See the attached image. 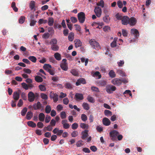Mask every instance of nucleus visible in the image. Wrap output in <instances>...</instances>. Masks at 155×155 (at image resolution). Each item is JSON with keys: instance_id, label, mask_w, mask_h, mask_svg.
Instances as JSON below:
<instances>
[{"instance_id": "nucleus-1", "label": "nucleus", "mask_w": 155, "mask_h": 155, "mask_svg": "<svg viewBox=\"0 0 155 155\" xmlns=\"http://www.w3.org/2000/svg\"><path fill=\"white\" fill-rule=\"evenodd\" d=\"M122 24L124 25H127L129 24L131 26L134 25L136 22L135 18L131 17L130 18L128 17L125 16L123 17L121 20Z\"/></svg>"}, {"instance_id": "nucleus-2", "label": "nucleus", "mask_w": 155, "mask_h": 155, "mask_svg": "<svg viewBox=\"0 0 155 155\" xmlns=\"http://www.w3.org/2000/svg\"><path fill=\"white\" fill-rule=\"evenodd\" d=\"M78 18L79 22L80 23H83L85 20V15L84 12H80L78 14Z\"/></svg>"}, {"instance_id": "nucleus-3", "label": "nucleus", "mask_w": 155, "mask_h": 155, "mask_svg": "<svg viewBox=\"0 0 155 155\" xmlns=\"http://www.w3.org/2000/svg\"><path fill=\"white\" fill-rule=\"evenodd\" d=\"M107 92L109 94L112 93L116 89V87L112 85H107L106 86L105 88Z\"/></svg>"}, {"instance_id": "nucleus-4", "label": "nucleus", "mask_w": 155, "mask_h": 155, "mask_svg": "<svg viewBox=\"0 0 155 155\" xmlns=\"http://www.w3.org/2000/svg\"><path fill=\"white\" fill-rule=\"evenodd\" d=\"M67 60L66 59H63L60 64V67L63 70L66 71L68 70V64L66 62Z\"/></svg>"}, {"instance_id": "nucleus-5", "label": "nucleus", "mask_w": 155, "mask_h": 155, "mask_svg": "<svg viewBox=\"0 0 155 155\" xmlns=\"http://www.w3.org/2000/svg\"><path fill=\"white\" fill-rule=\"evenodd\" d=\"M109 134L111 139L115 140L116 139V137L119 134V133L116 130H113L110 132Z\"/></svg>"}, {"instance_id": "nucleus-6", "label": "nucleus", "mask_w": 155, "mask_h": 155, "mask_svg": "<svg viewBox=\"0 0 155 155\" xmlns=\"http://www.w3.org/2000/svg\"><path fill=\"white\" fill-rule=\"evenodd\" d=\"M94 12L97 17H101L102 14V10L101 8L98 6L96 7L94 9Z\"/></svg>"}, {"instance_id": "nucleus-7", "label": "nucleus", "mask_w": 155, "mask_h": 155, "mask_svg": "<svg viewBox=\"0 0 155 155\" xmlns=\"http://www.w3.org/2000/svg\"><path fill=\"white\" fill-rule=\"evenodd\" d=\"M89 43L90 45L94 48L95 49L96 47H100L99 45V43L96 41L94 39H91L89 41Z\"/></svg>"}, {"instance_id": "nucleus-8", "label": "nucleus", "mask_w": 155, "mask_h": 155, "mask_svg": "<svg viewBox=\"0 0 155 155\" xmlns=\"http://www.w3.org/2000/svg\"><path fill=\"white\" fill-rule=\"evenodd\" d=\"M112 83L114 85L120 86L121 84V82L120 79L115 78L111 81Z\"/></svg>"}, {"instance_id": "nucleus-9", "label": "nucleus", "mask_w": 155, "mask_h": 155, "mask_svg": "<svg viewBox=\"0 0 155 155\" xmlns=\"http://www.w3.org/2000/svg\"><path fill=\"white\" fill-rule=\"evenodd\" d=\"M35 97L34 94L32 91L30 92L28 94V100L30 102H33L34 101Z\"/></svg>"}, {"instance_id": "nucleus-10", "label": "nucleus", "mask_w": 155, "mask_h": 155, "mask_svg": "<svg viewBox=\"0 0 155 155\" xmlns=\"http://www.w3.org/2000/svg\"><path fill=\"white\" fill-rule=\"evenodd\" d=\"M50 97L51 98L53 99L54 101L56 102L58 101V95L56 93L51 92L50 94Z\"/></svg>"}, {"instance_id": "nucleus-11", "label": "nucleus", "mask_w": 155, "mask_h": 155, "mask_svg": "<svg viewBox=\"0 0 155 155\" xmlns=\"http://www.w3.org/2000/svg\"><path fill=\"white\" fill-rule=\"evenodd\" d=\"M86 83L85 79L83 78H80L77 80L75 84L76 86H78L80 85L81 84H85Z\"/></svg>"}, {"instance_id": "nucleus-12", "label": "nucleus", "mask_w": 155, "mask_h": 155, "mask_svg": "<svg viewBox=\"0 0 155 155\" xmlns=\"http://www.w3.org/2000/svg\"><path fill=\"white\" fill-rule=\"evenodd\" d=\"M33 107L35 110L40 109L41 108H43V106L39 101H38L37 103L34 104Z\"/></svg>"}, {"instance_id": "nucleus-13", "label": "nucleus", "mask_w": 155, "mask_h": 155, "mask_svg": "<svg viewBox=\"0 0 155 155\" xmlns=\"http://www.w3.org/2000/svg\"><path fill=\"white\" fill-rule=\"evenodd\" d=\"M74 98L77 101H79L84 99V96L81 94L77 93L75 94Z\"/></svg>"}, {"instance_id": "nucleus-14", "label": "nucleus", "mask_w": 155, "mask_h": 155, "mask_svg": "<svg viewBox=\"0 0 155 155\" xmlns=\"http://www.w3.org/2000/svg\"><path fill=\"white\" fill-rule=\"evenodd\" d=\"M103 124L106 126L110 125L111 122L110 120L107 117H104L102 121Z\"/></svg>"}, {"instance_id": "nucleus-15", "label": "nucleus", "mask_w": 155, "mask_h": 155, "mask_svg": "<svg viewBox=\"0 0 155 155\" xmlns=\"http://www.w3.org/2000/svg\"><path fill=\"white\" fill-rule=\"evenodd\" d=\"M131 33L134 34L135 38H137L139 35L138 31L136 29H132L131 30Z\"/></svg>"}, {"instance_id": "nucleus-16", "label": "nucleus", "mask_w": 155, "mask_h": 155, "mask_svg": "<svg viewBox=\"0 0 155 155\" xmlns=\"http://www.w3.org/2000/svg\"><path fill=\"white\" fill-rule=\"evenodd\" d=\"M74 42L75 43V47L76 48L80 47L82 45V42L79 39H76L74 40Z\"/></svg>"}, {"instance_id": "nucleus-17", "label": "nucleus", "mask_w": 155, "mask_h": 155, "mask_svg": "<svg viewBox=\"0 0 155 155\" xmlns=\"http://www.w3.org/2000/svg\"><path fill=\"white\" fill-rule=\"evenodd\" d=\"M110 18L109 17V15L106 14L103 18V20L105 22L108 23L109 22Z\"/></svg>"}, {"instance_id": "nucleus-18", "label": "nucleus", "mask_w": 155, "mask_h": 155, "mask_svg": "<svg viewBox=\"0 0 155 155\" xmlns=\"http://www.w3.org/2000/svg\"><path fill=\"white\" fill-rule=\"evenodd\" d=\"M20 94L19 93L17 92H15L13 94V98L15 101H17L18 100L19 98Z\"/></svg>"}, {"instance_id": "nucleus-19", "label": "nucleus", "mask_w": 155, "mask_h": 155, "mask_svg": "<svg viewBox=\"0 0 155 155\" xmlns=\"http://www.w3.org/2000/svg\"><path fill=\"white\" fill-rule=\"evenodd\" d=\"M88 130H85L82 132V139H85L88 136Z\"/></svg>"}, {"instance_id": "nucleus-20", "label": "nucleus", "mask_w": 155, "mask_h": 155, "mask_svg": "<svg viewBox=\"0 0 155 155\" xmlns=\"http://www.w3.org/2000/svg\"><path fill=\"white\" fill-rule=\"evenodd\" d=\"M33 116V113L31 111H28L27 112L26 118L28 120H30L31 119Z\"/></svg>"}, {"instance_id": "nucleus-21", "label": "nucleus", "mask_w": 155, "mask_h": 155, "mask_svg": "<svg viewBox=\"0 0 155 155\" xmlns=\"http://www.w3.org/2000/svg\"><path fill=\"white\" fill-rule=\"evenodd\" d=\"M54 57L58 61H60L61 59V55L58 52H56L54 54Z\"/></svg>"}, {"instance_id": "nucleus-22", "label": "nucleus", "mask_w": 155, "mask_h": 155, "mask_svg": "<svg viewBox=\"0 0 155 155\" xmlns=\"http://www.w3.org/2000/svg\"><path fill=\"white\" fill-rule=\"evenodd\" d=\"M43 68L45 70L48 71V70L51 68V66L49 64H45L44 65Z\"/></svg>"}, {"instance_id": "nucleus-23", "label": "nucleus", "mask_w": 155, "mask_h": 155, "mask_svg": "<svg viewBox=\"0 0 155 155\" xmlns=\"http://www.w3.org/2000/svg\"><path fill=\"white\" fill-rule=\"evenodd\" d=\"M82 106L84 109L86 110H88L90 108V107L88 104L84 102L83 103Z\"/></svg>"}, {"instance_id": "nucleus-24", "label": "nucleus", "mask_w": 155, "mask_h": 155, "mask_svg": "<svg viewBox=\"0 0 155 155\" xmlns=\"http://www.w3.org/2000/svg\"><path fill=\"white\" fill-rule=\"evenodd\" d=\"M39 120L41 121H43L45 118V115L42 113H40L38 116Z\"/></svg>"}, {"instance_id": "nucleus-25", "label": "nucleus", "mask_w": 155, "mask_h": 155, "mask_svg": "<svg viewBox=\"0 0 155 155\" xmlns=\"http://www.w3.org/2000/svg\"><path fill=\"white\" fill-rule=\"evenodd\" d=\"M11 7L15 12H17L18 8L16 6V4L15 2H12L11 4Z\"/></svg>"}, {"instance_id": "nucleus-26", "label": "nucleus", "mask_w": 155, "mask_h": 155, "mask_svg": "<svg viewBox=\"0 0 155 155\" xmlns=\"http://www.w3.org/2000/svg\"><path fill=\"white\" fill-rule=\"evenodd\" d=\"M80 127L83 129H87L88 128L89 126L87 124L84 123H81L80 124Z\"/></svg>"}, {"instance_id": "nucleus-27", "label": "nucleus", "mask_w": 155, "mask_h": 155, "mask_svg": "<svg viewBox=\"0 0 155 155\" xmlns=\"http://www.w3.org/2000/svg\"><path fill=\"white\" fill-rule=\"evenodd\" d=\"M68 38L69 41H72L74 38V33L73 32L70 33L68 36Z\"/></svg>"}, {"instance_id": "nucleus-28", "label": "nucleus", "mask_w": 155, "mask_h": 155, "mask_svg": "<svg viewBox=\"0 0 155 155\" xmlns=\"http://www.w3.org/2000/svg\"><path fill=\"white\" fill-rule=\"evenodd\" d=\"M54 22V19L53 18H49L48 19V24L50 26L53 25Z\"/></svg>"}, {"instance_id": "nucleus-29", "label": "nucleus", "mask_w": 155, "mask_h": 155, "mask_svg": "<svg viewBox=\"0 0 155 155\" xmlns=\"http://www.w3.org/2000/svg\"><path fill=\"white\" fill-rule=\"evenodd\" d=\"M28 125L32 127H35L36 126V124L35 123L33 122L32 121H28L27 122Z\"/></svg>"}, {"instance_id": "nucleus-30", "label": "nucleus", "mask_w": 155, "mask_h": 155, "mask_svg": "<svg viewBox=\"0 0 155 155\" xmlns=\"http://www.w3.org/2000/svg\"><path fill=\"white\" fill-rule=\"evenodd\" d=\"M35 80L38 82H41L43 81V78L39 76H35Z\"/></svg>"}, {"instance_id": "nucleus-31", "label": "nucleus", "mask_w": 155, "mask_h": 155, "mask_svg": "<svg viewBox=\"0 0 155 155\" xmlns=\"http://www.w3.org/2000/svg\"><path fill=\"white\" fill-rule=\"evenodd\" d=\"M51 48L52 50L55 51H57L59 49V47L56 44L51 45Z\"/></svg>"}, {"instance_id": "nucleus-32", "label": "nucleus", "mask_w": 155, "mask_h": 155, "mask_svg": "<svg viewBox=\"0 0 155 155\" xmlns=\"http://www.w3.org/2000/svg\"><path fill=\"white\" fill-rule=\"evenodd\" d=\"M109 76L111 78H114L116 77V74L113 70H111L109 73Z\"/></svg>"}, {"instance_id": "nucleus-33", "label": "nucleus", "mask_w": 155, "mask_h": 155, "mask_svg": "<svg viewBox=\"0 0 155 155\" xmlns=\"http://www.w3.org/2000/svg\"><path fill=\"white\" fill-rule=\"evenodd\" d=\"M28 59L32 62L35 63L37 61L36 58L33 56H30L28 57Z\"/></svg>"}, {"instance_id": "nucleus-34", "label": "nucleus", "mask_w": 155, "mask_h": 155, "mask_svg": "<svg viewBox=\"0 0 155 155\" xmlns=\"http://www.w3.org/2000/svg\"><path fill=\"white\" fill-rule=\"evenodd\" d=\"M104 113L105 115L107 117L111 116L112 115V112L108 110H105L104 111Z\"/></svg>"}, {"instance_id": "nucleus-35", "label": "nucleus", "mask_w": 155, "mask_h": 155, "mask_svg": "<svg viewBox=\"0 0 155 155\" xmlns=\"http://www.w3.org/2000/svg\"><path fill=\"white\" fill-rule=\"evenodd\" d=\"M57 40L56 38L52 39L50 41V45H56L57 43Z\"/></svg>"}, {"instance_id": "nucleus-36", "label": "nucleus", "mask_w": 155, "mask_h": 155, "mask_svg": "<svg viewBox=\"0 0 155 155\" xmlns=\"http://www.w3.org/2000/svg\"><path fill=\"white\" fill-rule=\"evenodd\" d=\"M51 110V108L50 106L47 105L45 107V111L47 114H49Z\"/></svg>"}, {"instance_id": "nucleus-37", "label": "nucleus", "mask_w": 155, "mask_h": 155, "mask_svg": "<svg viewBox=\"0 0 155 155\" xmlns=\"http://www.w3.org/2000/svg\"><path fill=\"white\" fill-rule=\"evenodd\" d=\"M71 73L74 76H77L78 75V73L77 71L74 69H72L71 71Z\"/></svg>"}, {"instance_id": "nucleus-38", "label": "nucleus", "mask_w": 155, "mask_h": 155, "mask_svg": "<svg viewBox=\"0 0 155 155\" xmlns=\"http://www.w3.org/2000/svg\"><path fill=\"white\" fill-rule=\"evenodd\" d=\"M117 41V39L116 38H114L113 41L111 43L110 45L111 46L112 48H114L116 46L117 44H116V41Z\"/></svg>"}, {"instance_id": "nucleus-39", "label": "nucleus", "mask_w": 155, "mask_h": 155, "mask_svg": "<svg viewBox=\"0 0 155 155\" xmlns=\"http://www.w3.org/2000/svg\"><path fill=\"white\" fill-rule=\"evenodd\" d=\"M65 87L67 89H71L72 88V86L70 83H66L65 85Z\"/></svg>"}, {"instance_id": "nucleus-40", "label": "nucleus", "mask_w": 155, "mask_h": 155, "mask_svg": "<svg viewBox=\"0 0 155 155\" xmlns=\"http://www.w3.org/2000/svg\"><path fill=\"white\" fill-rule=\"evenodd\" d=\"M27 111V108L25 107L22 110L21 112V114L22 116H24Z\"/></svg>"}, {"instance_id": "nucleus-41", "label": "nucleus", "mask_w": 155, "mask_h": 155, "mask_svg": "<svg viewBox=\"0 0 155 155\" xmlns=\"http://www.w3.org/2000/svg\"><path fill=\"white\" fill-rule=\"evenodd\" d=\"M81 119L83 121L85 122L87 120V117L85 114H82L81 115Z\"/></svg>"}, {"instance_id": "nucleus-42", "label": "nucleus", "mask_w": 155, "mask_h": 155, "mask_svg": "<svg viewBox=\"0 0 155 155\" xmlns=\"http://www.w3.org/2000/svg\"><path fill=\"white\" fill-rule=\"evenodd\" d=\"M97 5L103 8L104 7V2L103 0H101L99 2L97 3Z\"/></svg>"}, {"instance_id": "nucleus-43", "label": "nucleus", "mask_w": 155, "mask_h": 155, "mask_svg": "<svg viewBox=\"0 0 155 155\" xmlns=\"http://www.w3.org/2000/svg\"><path fill=\"white\" fill-rule=\"evenodd\" d=\"M93 76L94 77H98V79L101 78V75L100 74V72L98 71L95 72L93 74Z\"/></svg>"}, {"instance_id": "nucleus-44", "label": "nucleus", "mask_w": 155, "mask_h": 155, "mask_svg": "<svg viewBox=\"0 0 155 155\" xmlns=\"http://www.w3.org/2000/svg\"><path fill=\"white\" fill-rule=\"evenodd\" d=\"M48 22L47 20H44L43 19H40L38 21V23L39 24H45Z\"/></svg>"}, {"instance_id": "nucleus-45", "label": "nucleus", "mask_w": 155, "mask_h": 155, "mask_svg": "<svg viewBox=\"0 0 155 155\" xmlns=\"http://www.w3.org/2000/svg\"><path fill=\"white\" fill-rule=\"evenodd\" d=\"M60 116L61 119H65L66 117V114L64 111H62L60 113Z\"/></svg>"}, {"instance_id": "nucleus-46", "label": "nucleus", "mask_w": 155, "mask_h": 155, "mask_svg": "<svg viewBox=\"0 0 155 155\" xmlns=\"http://www.w3.org/2000/svg\"><path fill=\"white\" fill-rule=\"evenodd\" d=\"M25 17L23 16H21L19 19V22L20 24H23L25 21Z\"/></svg>"}, {"instance_id": "nucleus-47", "label": "nucleus", "mask_w": 155, "mask_h": 155, "mask_svg": "<svg viewBox=\"0 0 155 155\" xmlns=\"http://www.w3.org/2000/svg\"><path fill=\"white\" fill-rule=\"evenodd\" d=\"M40 96L41 98L45 100H47L48 99V97L47 95L45 94L41 93Z\"/></svg>"}, {"instance_id": "nucleus-48", "label": "nucleus", "mask_w": 155, "mask_h": 155, "mask_svg": "<svg viewBox=\"0 0 155 155\" xmlns=\"http://www.w3.org/2000/svg\"><path fill=\"white\" fill-rule=\"evenodd\" d=\"M87 99L89 102L92 103H94L95 101L93 97L88 96L87 97Z\"/></svg>"}, {"instance_id": "nucleus-49", "label": "nucleus", "mask_w": 155, "mask_h": 155, "mask_svg": "<svg viewBox=\"0 0 155 155\" xmlns=\"http://www.w3.org/2000/svg\"><path fill=\"white\" fill-rule=\"evenodd\" d=\"M78 135V132L76 130H74L71 134V135L72 137H77Z\"/></svg>"}, {"instance_id": "nucleus-50", "label": "nucleus", "mask_w": 155, "mask_h": 155, "mask_svg": "<svg viewBox=\"0 0 155 155\" xmlns=\"http://www.w3.org/2000/svg\"><path fill=\"white\" fill-rule=\"evenodd\" d=\"M39 88L41 91H44L46 90V88L45 86L41 84L39 86Z\"/></svg>"}, {"instance_id": "nucleus-51", "label": "nucleus", "mask_w": 155, "mask_h": 155, "mask_svg": "<svg viewBox=\"0 0 155 155\" xmlns=\"http://www.w3.org/2000/svg\"><path fill=\"white\" fill-rule=\"evenodd\" d=\"M35 7V2L34 1H31L30 4V8L31 10H33Z\"/></svg>"}, {"instance_id": "nucleus-52", "label": "nucleus", "mask_w": 155, "mask_h": 155, "mask_svg": "<svg viewBox=\"0 0 155 155\" xmlns=\"http://www.w3.org/2000/svg\"><path fill=\"white\" fill-rule=\"evenodd\" d=\"M21 85L22 87L25 90H27L28 89V85L24 82H23L21 83Z\"/></svg>"}, {"instance_id": "nucleus-53", "label": "nucleus", "mask_w": 155, "mask_h": 155, "mask_svg": "<svg viewBox=\"0 0 155 155\" xmlns=\"http://www.w3.org/2000/svg\"><path fill=\"white\" fill-rule=\"evenodd\" d=\"M116 17L117 19L118 20H121L123 18L121 15L119 14L118 13H117L116 15Z\"/></svg>"}, {"instance_id": "nucleus-54", "label": "nucleus", "mask_w": 155, "mask_h": 155, "mask_svg": "<svg viewBox=\"0 0 155 155\" xmlns=\"http://www.w3.org/2000/svg\"><path fill=\"white\" fill-rule=\"evenodd\" d=\"M78 127V124L77 123H75L73 124L72 125V128L73 130L76 129Z\"/></svg>"}, {"instance_id": "nucleus-55", "label": "nucleus", "mask_w": 155, "mask_h": 155, "mask_svg": "<svg viewBox=\"0 0 155 155\" xmlns=\"http://www.w3.org/2000/svg\"><path fill=\"white\" fill-rule=\"evenodd\" d=\"M117 4L119 8H122L123 6V4L122 2L121 1H118L117 2Z\"/></svg>"}, {"instance_id": "nucleus-56", "label": "nucleus", "mask_w": 155, "mask_h": 155, "mask_svg": "<svg viewBox=\"0 0 155 155\" xmlns=\"http://www.w3.org/2000/svg\"><path fill=\"white\" fill-rule=\"evenodd\" d=\"M69 102V100L67 97L64 98L63 100V103L65 105H67Z\"/></svg>"}, {"instance_id": "nucleus-57", "label": "nucleus", "mask_w": 155, "mask_h": 155, "mask_svg": "<svg viewBox=\"0 0 155 155\" xmlns=\"http://www.w3.org/2000/svg\"><path fill=\"white\" fill-rule=\"evenodd\" d=\"M56 123V121L53 119L51 120L50 122V125L53 127H54Z\"/></svg>"}, {"instance_id": "nucleus-58", "label": "nucleus", "mask_w": 155, "mask_h": 155, "mask_svg": "<svg viewBox=\"0 0 155 155\" xmlns=\"http://www.w3.org/2000/svg\"><path fill=\"white\" fill-rule=\"evenodd\" d=\"M51 119V117L48 115H46L45 118V122L46 123H48L49 122Z\"/></svg>"}, {"instance_id": "nucleus-59", "label": "nucleus", "mask_w": 155, "mask_h": 155, "mask_svg": "<svg viewBox=\"0 0 155 155\" xmlns=\"http://www.w3.org/2000/svg\"><path fill=\"white\" fill-rule=\"evenodd\" d=\"M117 72L118 73L122 76L123 77L125 76V74L124 72L123 71L121 70H118Z\"/></svg>"}, {"instance_id": "nucleus-60", "label": "nucleus", "mask_w": 155, "mask_h": 155, "mask_svg": "<svg viewBox=\"0 0 155 155\" xmlns=\"http://www.w3.org/2000/svg\"><path fill=\"white\" fill-rule=\"evenodd\" d=\"M38 127L39 128H42L44 126L43 124L41 122H39L37 124Z\"/></svg>"}, {"instance_id": "nucleus-61", "label": "nucleus", "mask_w": 155, "mask_h": 155, "mask_svg": "<svg viewBox=\"0 0 155 155\" xmlns=\"http://www.w3.org/2000/svg\"><path fill=\"white\" fill-rule=\"evenodd\" d=\"M91 90L93 91L96 92H99L100 91L98 88L96 87H91Z\"/></svg>"}, {"instance_id": "nucleus-62", "label": "nucleus", "mask_w": 155, "mask_h": 155, "mask_svg": "<svg viewBox=\"0 0 155 155\" xmlns=\"http://www.w3.org/2000/svg\"><path fill=\"white\" fill-rule=\"evenodd\" d=\"M71 21L73 23H75L76 22L78 21L77 18L74 17H71Z\"/></svg>"}, {"instance_id": "nucleus-63", "label": "nucleus", "mask_w": 155, "mask_h": 155, "mask_svg": "<svg viewBox=\"0 0 155 155\" xmlns=\"http://www.w3.org/2000/svg\"><path fill=\"white\" fill-rule=\"evenodd\" d=\"M49 36L50 35L48 33H44L42 36V38L45 39H47Z\"/></svg>"}, {"instance_id": "nucleus-64", "label": "nucleus", "mask_w": 155, "mask_h": 155, "mask_svg": "<svg viewBox=\"0 0 155 155\" xmlns=\"http://www.w3.org/2000/svg\"><path fill=\"white\" fill-rule=\"evenodd\" d=\"M63 107L61 104H58L57 107V110L58 111H60L63 109Z\"/></svg>"}]
</instances>
